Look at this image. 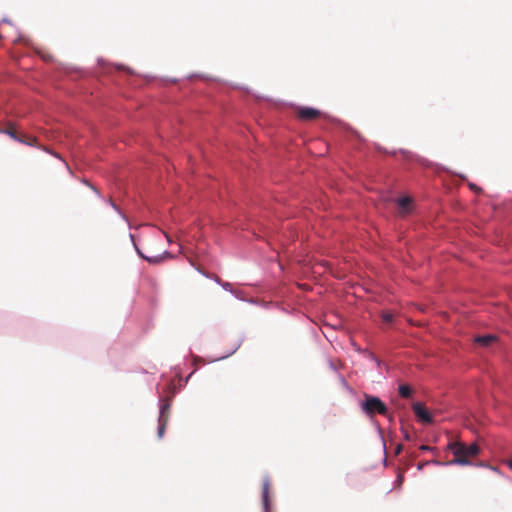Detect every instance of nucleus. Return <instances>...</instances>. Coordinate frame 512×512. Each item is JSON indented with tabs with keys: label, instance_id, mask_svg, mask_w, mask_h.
Returning a JSON list of instances; mask_svg holds the SVG:
<instances>
[{
	"label": "nucleus",
	"instance_id": "nucleus-1",
	"mask_svg": "<svg viewBox=\"0 0 512 512\" xmlns=\"http://www.w3.org/2000/svg\"><path fill=\"white\" fill-rule=\"evenodd\" d=\"M448 449L453 453L454 459L449 464L468 465L470 458L476 457L480 448L476 443L465 445L462 442H451L448 444Z\"/></svg>",
	"mask_w": 512,
	"mask_h": 512
},
{
	"label": "nucleus",
	"instance_id": "nucleus-2",
	"mask_svg": "<svg viewBox=\"0 0 512 512\" xmlns=\"http://www.w3.org/2000/svg\"><path fill=\"white\" fill-rule=\"evenodd\" d=\"M362 409L368 415H374L376 413L387 416L388 409L385 403L376 396H365V401L362 403Z\"/></svg>",
	"mask_w": 512,
	"mask_h": 512
},
{
	"label": "nucleus",
	"instance_id": "nucleus-3",
	"mask_svg": "<svg viewBox=\"0 0 512 512\" xmlns=\"http://www.w3.org/2000/svg\"><path fill=\"white\" fill-rule=\"evenodd\" d=\"M160 402L161 405L158 418V437L162 438L170 416V402L168 397H161Z\"/></svg>",
	"mask_w": 512,
	"mask_h": 512
},
{
	"label": "nucleus",
	"instance_id": "nucleus-4",
	"mask_svg": "<svg viewBox=\"0 0 512 512\" xmlns=\"http://www.w3.org/2000/svg\"><path fill=\"white\" fill-rule=\"evenodd\" d=\"M412 409L420 422L424 424H432L434 422L432 414L425 408L422 403H414L412 405Z\"/></svg>",
	"mask_w": 512,
	"mask_h": 512
},
{
	"label": "nucleus",
	"instance_id": "nucleus-5",
	"mask_svg": "<svg viewBox=\"0 0 512 512\" xmlns=\"http://www.w3.org/2000/svg\"><path fill=\"white\" fill-rule=\"evenodd\" d=\"M297 116L300 120L311 121L322 116V112L312 107H298L296 110Z\"/></svg>",
	"mask_w": 512,
	"mask_h": 512
},
{
	"label": "nucleus",
	"instance_id": "nucleus-6",
	"mask_svg": "<svg viewBox=\"0 0 512 512\" xmlns=\"http://www.w3.org/2000/svg\"><path fill=\"white\" fill-rule=\"evenodd\" d=\"M270 479L269 477H265L263 479V485H262V502H263V508L265 512H269L270 508V500H269V493H270Z\"/></svg>",
	"mask_w": 512,
	"mask_h": 512
},
{
	"label": "nucleus",
	"instance_id": "nucleus-7",
	"mask_svg": "<svg viewBox=\"0 0 512 512\" xmlns=\"http://www.w3.org/2000/svg\"><path fill=\"white\" fill-rule=\"evenodd\" d=\"M0 133L8 135L15 141L24 142V139L17 133L12 123H8L5 128L0 129Z\"/></svg>",
	"mask_w": 512,
	"mask_h": 512
},
{
	"label": "nucleus",
	"instance_id": "nucleus-8",
	"mask_svg": "<svg viewBox=\"0 0 512 512\" xmlns=\"http://www.w3.org/2000/svg\"><path fill=\"white\" fill-rule=\"evenodd\" d=\"M397 203L400 208V214L405 215L411 211L412 198L403 197V198L398 199Z\"/></svg>",
	"mask_w": 512,
	"mask_h": 512
},
{
	"label": "nucleus",
	"instance_id": "nucleus-9",
	"mask_svg": "<svg viewBox=\"0 0 512 512\" xmlns=\"http://www.w3.org/2000/svg\"><path fill=\"white\" fill-rule=\"evenodd\" d=\"M496 336L494 335H483V336H477L475 339H474V342L482 347H488L490 346L493 342L496 341Z\"/></svg>",
	"mask_w": 512,
	"mask_h": 512
},
{
	"label": "nucleus",
	"instance_id": "nucleus-10",
	"mask_svg": "<svg viewBox=\"0 0 512 512\" xmlns=\"http://www.w3.org/2000/svg\"><path fill=\"white\" fill-rule=\"evenodd\" d=\"M181 386H182V379L180 377H175L167 385L166 392L173 395Z\"/></svg>",
	"mask_w": 512,
	"mask_h": 512
},
{
	"label": "nucleus",
	"instance_id": "nucleus-11",
	"mask_svg": "<svg viewBox=\"0 0 512 512\" xmlns=\"http://www.w3.org/2000/svg\"><path fill=\"white\" fill-rule=\"evenodd\" d=\"M136 250H137L138 254L140 255V257H142L149 263H153V264L159 263L163 258L162 255H145L138 248H136Z\"/></svg>",
	"mask_w": 512,
	"mask_h": 512
},
{
	"label": "nucleus",
	"instance_id": "nucleus-12",
	"mask_svg": "<svg viewBox=\"0 0 512 512\" xmlns=\"http://www.w3.org/2000/svg\"><path fill=\"white\" fill-rule=\"evenodd\" d=\"M398 391L403 398H409L412 395V389L406 384L400 385Z\"/></svg>",
	"mask_w": 512,
	"mask_h": 512
},
{
	"label": "nucleus",
	"instance_id": "nucleus-13",
	"mask_svg": "<svg viewBox=\"0 0 512 512\" xmlns=\"http://www.w3.org/2000/svg\"><path fill=\"white\" fill-rule=\"evenodd\" d=\"M21 137L24 139V142H22L23 144L34 146L37 143V138L34 136L23 135Z\"/></svg>",
	"mask_w": 512,
	"mask_h": 512
},
{
	"label": "nucleus",
	"instance_id": "nucleus-14",
	"mask_svg": "<svg viewBox=\"0 0 512 512\" xmlns=\"http://www.w3.org/2000/svg\"><path fill=\"white\" fill-rule=\"evenodd\" d=\"M382 319H383L384 322L390 323V322L393 321L394 315L392 313H390V312H385V313L382 314Z\"/></svg>",
	"mask_w": 512,
	"mask_h": 512
},
{
	"label": "nucleus",
	"instance_id": "nucleus-15",
	"mask_svg": "<svg viewBox=\"0 0 512 512\" xmlns=\"http://www.w3.org/2000/svg\"><path fill=\"white\" fill-rule=\"evenodd\" d=\"M403 481H404V473L402 471H399L398 475H397V479H396V486L401 487Z\"/></svg>",
	"mask_w": 512,
	"mask_h": 512
},
{
	"label": "nucleus",
	"instance_id": "nucleus-16",
	"mask_svg": "<svg viewBox=\"0 0 512 512\" xmlns=\"http://www.w3.org/2000/svg\"><path fill=\"white\" fill-rule=\"evenodd\" d=\"M403 449V446L401 444L397 445L396 449H395V454L398 455L401 453Z\"/></svg>",
	"mask_w": 512,
	"mask_h": 512
},
{
	"label": "nucleus",
	"instance_id": "nucleus-17",
	"mask_svg": "<svg viewBox=\"0 0 512 512\" xmlns=\"http://www.w3.org/2000/svg\"><path fill=\"white\" fill-rule=\"evenodd\" d=\"M111 206L115 209V210H118L117 206L114 204V202L112 201V199L109 200Z\"/></svg>",
	"mask_w": 512,
	"mask_h": 512
},
{
	"label": "nucleus",
	"instance_id": "nucleus-18",
	"mask_svg": "<svg viewBox=\"0 0 512 512\" xmlns=\"http://www.w3.org/2000/svg\"><path fill=\"white\" fill-rule=\"evenodd\" d=\"M507 466L512 470V458L507 461Z\"/></svg>",
	"mask_w": 512,
	"mask_h": 512
},
{
	"label": "nucleus",
	"instance_id": "nucleus-19",
	"mask_svg": "<svg viewBox=\"0 0 512 512\" xmlns=\"http://www.w3.org/2000/svg\"><path fill=\"white\" fill-rule=\"evenodd\" d=\"M421 449H422V450H428V449H430V448H429L428 446H422V447H421Z\"/></svg>",
	"mask_w": 512,
	"mask_h": 512
},
{
	"label": "nucleus",
	"instance_id": "nucleus-20",
	"mask_svg": "<svg viewBox=\"0 0 512 512\" xmlns=\"http://www.w3.org/2000/svg\"><path fill=\"white\" fill-rule=\"evenodd\" d=\"M191 375H192V373L188 374V377H187V378L191 377ZM187 380H188V379H186V380H185V383L187 382Z\"/></svg>",
	"mask_w": 512,
	"mask_h": 512
}]
</instances>
